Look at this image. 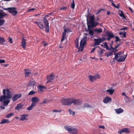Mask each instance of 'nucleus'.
<instances>
[{
	"label": "nucleus",
	"mask_w": 134,
	"mask_h": 134,
	"mask_svg": "<svg viewBox=\"0 0 134 134\" xmlns=\"http://www.w3.org/2000/svg\"><path fill=\"white\" fill-rule=\"evenodd\" d=\"M86 44L83 43L81 42H80L79 48L81 49L82 51H83L84 49L85 46H86Z\"/></svg>",
	"instance_id": "nucleus-32"
},
{
	"label": "nucleus",
	"mask_w": 134,
	"mask_h": 134,
	"mask_svg": "<svg viewBox=\"0 0 134 134\" xmlns=\"http://www.w3.org/2000/svg\"><path fill=\"white\" fill-rule=\"evenodd\" d=\"M0 19L3 18L5 16L8 15L6 14L3 10H0Z\"/></svg>",
	"instance_id": "nucleus-19"
},
{
	"label": "nucleus",
	"mask_w": 134,
	"mask_h": 134,
	"mask_svg": "<svg viewBox=\"0 0 134 134\" xmlns=\"http://www.w3.org/2000/svg\"><path fill=\"white\" fill-rule=\"evenodd\" d=\"M36 91H34V90H32L30 91L28 94V95L30 96L31 95L34 94L35 93H36Z\"/></svg>",
	"instance_id": "nucleus-49"
},
{
	"label": "nucleus",
	"mask_w": 134,
	"mask_h": 134,
	"mask_svg": "<svg viewBox=\"0 0 134 134\" xmlns=\"http://www.w3.org/2000/svg\"><path fill=\"white\" fill-rule=\"evenodd\" d=\"M35 9L34 8H32L30 9H29L27 11V12H32Z\"/></svg>",
	"instance_id": "nucleus-57"
},
{
	"label": "nucleus",
	"mask_w": 134,
	"mask_h": 134,
	"mask_svg": "<svg viewBox=\"0 0 134 134\" xmlns=\"http://www.w3.org/2000/svg\"><path fill=\"white\" fill-rule=\"evenodd\" d=\"M10 7H8L7 8H3V10H7L8 12H9V10L10 9Z\"/></svg>",
	"instance_id": "nucleus-63"
},
{
	"label": "nucleus",
	"mask_w": 134,
	"mask_h": 134,
	"mask_svg": "<svg viewBox=\"0 0 134 134\" xmlns=\"http://www.w3.org/2000/svg\"><path fill=\"white\" fill-rule=\"evenodd\" d=\"M10 102L9 99H6L5 100L3 101V103L4 106L8 105Z\"/></svg>",
	"instance_id": "nucleus-33"
},
{
	"label": "nucleus",
	"mask_w": 134,
	"mask_h": 134,
	"mask_svg": "<svg viewBox=\"0 0 134 134\" xmlns=\"http://www.w3.org/2000/svg\"><path fill=\"white\" fill-rule=\"evenodd\" d=\"M67 99H64L63 101V104L64 105H67Z\"/></svg>",
	"instance_id": "nucleus-47"
},
{
	"label": "nucleus",
	"mask_w": 134,
	"mask_h": 134,
	"mask_svg": "<svg viewBox=\"0 0 134 134\" xmlns=\"http://www.w3.org/2000/svg\"><path fill=\"white\" fill-rule=\"evenodd\" d=\"M92 28H90L89 31V35L92 34H94V30H93L92 29Z\"/></svg>",
	"instance_id": "nucleus-53"
},
{
	"label": "nucleus",
	"mask_w": 134,
	"mask_h": 134,
	"mask_svg": "<svg viewBox=\"0 0 134 134\" xmlns=\"http://www.w3.org/2000/svg\"><path fill=\"white\" fill-rule=\"evenodd\" d=\"M67 9V8L66 7H61L60 8V10H65Z\"/></svg>",
	"instance_id": "nucleus-62"
},
{
	"label": "nucleus",
	"mask_w": 134,
	"mask_h": 134,
	"mask_svg": "<svg viewBox=\"0 0 134 134\" xmlns=\"http://www.w3.org/2000/svg\"><path fill=\"white\" fill-rule=\"evenodd\" d=\"M47 88L42 85H39L37 86V88L39 92H42L43 91L44 89H47Z\"/></svg>",
	"instance_id": "nucleus-17"
},
{
	"label": "nucleus",
	"mask_w": 134,
	"mask_h": 134,
	"mask_svg": "<svg viewBox=\"0 0 134 134\" xmlns=\"http://www.w3.org/2000/svg\"><path fill=\"white\" fill-rule=\"evenodd\" d=\"M122 96H125L126 98L129 99V97L126 95L125 93L124 92H123L122 93Z\"/></svg>",
	"instance_id": "nucleus-59"
},
{
	"label": "nucleus",
	"mask_w": 134,
	"mask_h": 134,
	"mask_svg": "<svg viewBox=\"0 0 134 134\" xmlns=\"http://www.w3.org/2000/svg\"><path fill=\"white\" fill-rule=\"evenodd\" d=\"M24 105L21 103H20L17 104V106L15 107V109L16 110H19L20 109H21Z\"/></svg>",
	"instance_id": "nucleus-21"
},
{
	"label": "nucleus",
	"mask_w": 134,
	"mask_h": 134,
	"mask_svg": "<svg viewBox=\"0 0 134 134\" xmlns=\"http://www.w3.org/2000/svg\"><path fill=\"white\" fill-rule=\"evenodd\" d=\"M114 38H115L116 40L115 41V42H116L117 41H120L121 40V39L119 37L117 36H114Z\"/></svg>",
	"instance_id": "nucleus-46"
},
{
	"label": "nucleus",
	"mask_w": 134,
	"mask_h": 134,
	"mask_svg": "<svg viewBox=\"0 0 134 134\" xmlns=\"http://www.w3.org/2000/svg\"><path fill=\"white\" fill-rule=\"evenodd\" d=\"M35 106V105H34L33 104L31 103L30 105L27 107V110H32L33 108Z\"/></svg>",
	"instance_id": "nucleus-36"
},
{
	"label": "nucleus",
	"mask_w": 134,
	"mask_h": 134,
	"mask_svg": "<svg viewBox=\"0 0 134 134\" xmlns=\"http://www.w3.org/2000/svg\"><path fill=\"white\" fill-rule=\"evenodd\" d=\"M16 8L15 7H10L9 10V13L14 16H16L17 14L18 11L16 10Z\"/></svg>",
	"instance_id": "nucleus-4"
},
{
	"label": "nucleus",
	"mask_w": 134,
	"mask_h": 134,
	"mask_svg": "<svg viewBox=\"0 0 134 134\" xmlns=\"http://www.w3.org/2000/svg\"><path fill=\"white\" fill-rule=\"evenodd\" d=\"M94 31L98 33V34H100L102 32V28L99 29H94Z\"/></svg>",
	"instance_id": "nucleus-29"
},
{
	"label": "nucleus",
	"mask_w": 134,
	"mask_h": 134,
	"mask_svg": "<svg viewBox=\"0 0 134 134\" xmlns=\"http://www.w3.org/2000/svg\"><path fill=\"white\" fill-rule=\"evenodd\" d=\"M26 44V40L23 37L22 38V41L21 42V46L24 49L25 48Z\"/></svg>",
	"instance_id": "nucleus-20"
},
{
	"label": "nucleus",
	"mask_w": 134,
	"mask_h": 134,
	"mask_svg": "<svg viewBox=\"0 0 134 134\" xmlns=\"http://www.w3.org/2000/svg\"><path fill=\"white\" fill-rule=\"evenodd\" d=\"M103 44L104 45V48H106L107 50L110 51V50L111 48H109V46H108L107 43L106 42H105L103 43Z\"/></svg>",
	"instance_id": "nucleus-28"
},
{
	"label": "nucleus",
	"mask_w": 134,
	"mask_h": 134,
	"mask_svg": "<svg viewBox=\"0 0 134 134\" xmlns=\"http://www.w3.org/2000/svg\"><path fill=\"white\" fill-rule=\"evenodd\" d=\"M130 132V131L129 130V129L127 128H123L122 129L118 131V133L120 134H121L122 133H129Z\"/></svg>",
	"instance_id": "nucleus-9"
},
{
	"label": "nucleus",
	"mask_w": 134,
	"mask_h": 134,
	"mask_svg": "<svg viewBox=\"0 0 134 134\" xmlns=\"http://www.w3.org/2000/svg\"><path fill=\"white\" fill-rule=\"evenodd\" d=\"M14 114L13 113H11L8 114L6 115L5 117L6 118H9L10 117L14 115Z\"/></svg>",
	"instance_id": "nucleus-44"
},
{
	"label": "nucleus",
	"mask_w": 134,
	"mask_h": 134,
	"mask_svg": "<svg viewBox=\"0 0 134 134\" xmlns=\"http://www.w3.org/2000/svg\"><path fill=\"white\" fill-rule=\"evenodd\" d=\"M5 41V40L3 37L0 36V43H2Z\"/></svg>",
	"instance_id": "nucleus-45"
},
{
	"label": "nucleus",
	"mask_w": 134,
	"mask_h": 134,
	"mask_svg": "<svg viewBox=\"0 0 134 134\" xmlns=\"http://www.w3.org/2000/svg\"><path fill=\"white\" fill-rule=\"evenodd\" d=\"M128 29V27L127 26H125L124 27H123L122 28H121L120 29V30H127Z\"/></svg>",
	"instance_id": "nucleus-61"
},
{
	"label": "nucleus",
	"mask_w": 134,
	"mask_h": 134,
	"mask_svg": "<svg viewBox=\"0 0 134 134\" xmlns=\"http://www.w3.org/2000/svg\"><path fill=\"white\" fill-rule=\"evenodd\" d=\"M5 22V20L4 19H0V26H2L4 24Z\"/></svg>",
	"instance_id": "nucleus-52"
},
{
	"label": "nucleus",
	"mask_w": 134,
	"mask_h": 134,
	"mask_svg": "<svg viewBox=\"0 0 134 134\" xmlns=\"http://www.w3.org/2000/svg\"><path fill=\"white\" fill-rule=\"evenodd\" d=\"M24 70L25 71V77H28L31 73V70L29 69H25Z\"/></svg>",
	"instance_id": "nucleus-11"
},
{
	"label": "nucleus",
	"mask_w": 134,
	"mask_h": 134,
	"mask_svg": "<svg viewBox=\"0 0 134 134\" xmlns=\"http://www.w3.org/2000/svg\"><path fill=\"white\" fill-rule=\"evenodd\" d=\"M116 49L117 48H115V47H112L111 49L110 50V51H111L113 53L114 52V53H115L116 52L118 51V50Z\"/></svg>",
	"instance_id": "nucleus-43"
},
{
	"label": "nucleus",
	"mask_w": 134,
	"mask_h": 134,
	"mask_svg": "<svg viewBox=\"0 0 134 134\" xmlns=\"http://www.w3.org/2000/svg\"><path fill=\"white\" fill-rule=\"evenodd\" d=\"M119 34L120 35V37L121 38H125L126 37V35L122 33V31H120L119 32Z\"/></svg>",
	"instance_id": "nucleus-40"
},
{
	"label": "nucleus",
	"mask_w": 134,
	"mask_h": 134,
	"mask_svg": "<svg viewBox=\"0 0 134 134\" xmlns=\"http://www.w3.org/2000/svg\"><path fill=\"white\" fill-rule=\"evenodd\" d=\"M69 114L70 115H74L75 114V112L72 110L70 109H69L68 110Z\"/></svg>",
	"instance_id": "nucleus-48"
},
{
	"label": "nucleus",
	"mask_w": 134,
	"mask_h": 134,
	"mask_svg": "<svg viewBox=\"0 0 134 134\" xmlns=\"http://www.w3.org/2000/svg\"><path fill=\"white\" fill-rule=\"evenodd\" d=\"M100 76L99 74H97L94 76L90 75L89 77V78L91 82H93L97 79H100Z\"/></svg>",
	"instance_id": "nucleus-5"
},
{
	"label": "nucleus",
	"mask_w": 134,
	"mask_h": 134,
	"mask_svg": "<svg viewBox=\"0 0 134 134\" xmlns=\"http://www.w3.org/2000/svg\"><path fill=\"white\" fill-rule=\"evenodd\" d=\"M116 113L118 114H120L123 112V110L121 108L115 109Z\"/></svg>",
	"instance_id": "nucleus-23"
},
{
	"label": "nucleus",
	"mask_w": 134,
	"mask_h": 134,
	"mask_svg": "<svg viewBox=\"0 0 134 134\" xmlns=\"http://www.w3.org/2000/svg\"><path fill=\"white\" fill-rule=\"evenodd\" d=\"M8 89V88H7L6 89H3V95H5L6 96V92H7V90Z\"/></svg>",
	"instance_id": "nucleus-55"
},
{
	"label": "nucleus",
	"mask_w": 134,
	"mask_h": 134,
	"mask_svg": "<svg viewBox=\"0 0 134 134\" xmlns=\"http://www.w3.org/2000/svg\"><path fill=\"white\" fill-rule=\"evenodd\" d=\"M63 29L64 31L63 33L66 34L67 33L71 32L72 31L71 30L69 29L67 27H66V26L65 25H64L63 26Z\"/></svg>",
	"instance_id": "nucleus-14"
},
{
	"label": "nucleus",
	"mask_w": 134,
	"mask_h": 134,
	"mask_svg": "<svg viewBox=\"0 0 134 134\" xmlns=\"http://www.w3.org/2000/svg\"><path fill=\"white\" fill-rule=\"evenodd\" d=\"M83 107L84 108H88L90 107L91 108L92 106L90 105L88 103H85L83 104Z\"/></svg>",
	"instance_id": "nucleus-42"
},
{
	"label": "nucleus",
	"mask_w": 134,
	"mask_h": 134,
	"mask_svg": "<svg viewBox=\"0 0 134 134\" xmlns=\"http://www.w3.org/2000/svg\"><path fill=\"white\" fill-rule=\"evenodd\" d=\"M34 23L36 24L41 29H43L44 28V25L41 21H35Z\"/></svg>",
	"instance_id": "nucleus-12"
},
{
	"label": "nucleus",
	"mask_w": 134,
	"mask_h": 134,
	"mask_svg": "<svg viewBox=\"0 0 134 134\" xmlns=\"http://www.w3.org/2000/svg\"><path fill=\"white\" fill-rule=\"evenodd\" d=\"M115 91V89L113 90H108V89L105 91L109 92V94L111 95L113 94L114 92Z\"/></svg>",
	"instance_id": "nucleus-37"
},
{
	"label": "nucleus",
	"mask_w": 134,
	"mask_h": 134,
	"mask_svg": "<svg viewBox=\"0 0 134 134\" xmlns=\"http://www.w3.org/2000/svg\"><path fill=\"white\" fill-rule=\"evenodd\" d=\"M9 122V120L8 119H3L0 122V124H3L5 123H8Z\"/></svg>",
	"instance_id": "nucleus-27"
},
{
	"label": "nucleus",
	"mask_w": 134,
	"mask_h": 134,
	"mask_svg": "<svg viewBox=\"0 0 134 134\" xmlns=\"http://www.w3.org/2000/svg\"><path fill=\"white\" fill-rule=\"evenodd\" d=\"M21 95H22L21 93L15 94L12 98V100L13 102H15L18 98L21 97Z\"/></svg>",
	"instance_id": "nucleus-10"
},
{
	"label": "nucleus",
	"mask_w": 134,
	"mask_h": 134,
	"mask_svg": "<svg viewBox=\"0 0 134 134\" xmlns=\"http://www.w3.org/2000/svg\"><path fill=\"white\" fill-rule=\"evenodd\" d=\"M6 96L7 99H10L12 97V93L9 89L7 90V95H6Z\"/></svg>",
	"instance_id": "nucleus-16"
},
{
	"label": "nucleus",
	"mask_w": 134,
	"mask_h": 134,
	"mask_svg": "<svg viewBox=\"0 0 134 134\" xmlns=\"http://www.w3.org/2000/svg\"><path fill=\"white\" fill-rule=\"evenodd\" d=\"M67 105H70L72 103V99L71 101H69L68 99H67Z\"/></svg>",
	"instance_id": "nucleus-51"
},
{
	"label": "nucleus",
	"mask_w": 134,
	"mask_h": 134,
	"mask_svg": "<svg viewBox=\"0 0 134 134\" xmlns=\"http://www.w3.org/2000/svg\"><path fill=\"white\" fill-rule=\"evenodd\" d=\"M39 99L37 97H34L31 98V101L32 102L31 103L33 104L35 106L36 104L38 102Z\"/></svg>",
	"instance_id": "nucleus-8"
},
{
	"label": "nucleus",
	"mask_w": 134,
	"mask_h": 134,
	"mask_svg": "<svg viewBox=\"0 0 134 134\" xmlns=\"http://www.w3.org/2000/svg\"><path fill=\"white\" fill-rule=\"evenodd\" d=\"M90 9H87V14L85 15L86 18V20L87 27L93 28L98 25H99V23L95 21V16L94 15L89 16L90 13L89 12Z\"/></svg>",
	"instance_id": "nucleus-1"
},
{
	"label": "nucleus",
	"mask_w": 134,
	"mask_h": 134,
	"mask_svg": "<svg viewBox=\"0 0 134 134\" xmlns=\"http://www.w3.org/2000/svg\"><path fill=\"white\" fill-rule=\"evenodd\" d=\"M99 48V47H99V46H96V47L93 48L92 49V50L91 51V53H92L94 51H95V50L96 49V48Z\"/></svg>",
	"instance_id": "nucleus-56"
},
{
	"label": "nucleus",
	"mask_w": 134,
	"mask_h": 134,
	"mask_svg": "<svg viewBox=\"0 0 134 134\" xmlns=\"http://www.w3.org/2000/svg\"><path fill=\"white\" fill-rule=\"evenodd\" d=\"M125 58L123 56H121L119 58L117 59V61L119 62H124L125 60Z\"/></svg>",
	"instance_id": "nucleus-24"
},
{
	"label": "nucleus",
	"mask_w": 134,
	"mask_h": 134,
	"mask_svg": "<svg viewBox=\"0 0 134 134\" xmlns=\"http://www.w3.org/2000/svg\"><path fill=\"white\" fill-rule=\"evenodd\" d=\"M55 76L52 74H51L47 76V80L46 82V84H48L49 82H51L53 80V78Z\"/></svg>",
	"instance_id": "nucleus-6"
},
{
	"label": "nucleus",
	"mask_w": 134,
	"mask_h": 134,
	"mask_svg": "<svg viewBox=\"0 0 134 134\" xmlns=\"http://www.w3.org/2000/svg\"><path fill=\"white\" fill-rule=\"evenodd\" d=\"M110 52H108L107 53H105L104 54L107 57H108L109 56H111L113 54V53L111 51H109Z\"/></svg>",
	"instance_id": "nucleus-34"
},
{
	"label": "nucleus",
	"mask_w": 134,
	"mask_h": 134,
	"mask_svg": "<svg viewBox=\"0 0 134 134\" xmlns=\"http://www.w3.org/2000/svg\"><path fill=\"white\" fill-rule=\"evenodd\" d=\"M114 35L112 32L107 31L106 32V36L107 37H114Z\"/></svg>",
	"instance_id": "nucleus-22"
},
{
	"label": "nucleus",
	"mask_w": 134,
	"mask_h": 134,
	"mask_svg": "<svg viewBox=\"0 0 134 134\" xmlns=\"http://www.w3.org/2000/svg\"><path fill=\"white\" fill-rule=\"evenodd\" d=\"M112 100L111 98L108 96H106L103 100V102L104 103H107L111 101Z\"/></svg>",
	"instance_id": "nucleus-15"
},
{
	"label": "nucleus",
	"mask_w": 134,
	"mask_h": 134,
	"mask_svg": "<svg viewBox=\"0 0 134 134\" xmlns=\"http://www.w3.org/2000/svg\"><path fill=\"white\" fill-rule=\"evenodd\" d=\"M114 54L115 55V57H116V58H117V59L120 56L119 55L118 52L116 53H114Z\"/></svg>",
	"instance_id": "nucleus-58"
},
{
	"label": "nucleus",
	"mask_w": 134,
	"mask_h": 134,
	"mask_svg": "<svg viewBox=\"0 0 134 134\" xmlns=\"http://www.w3.org/2000/svg\"><path fill=\"white\" fill-rule=\"evenodd\" d=\"M119 12H121V13H118V14L119 15V16L123 18L124 19H126V17L123 13V12L122 10H119Z\"/></svg>",
	"instance_id": "nucleus-25"
},
{
	"label": "nucleus",
	"mask_w": 134,
	"mask_h": 134,
	"mask_svg": "<svg viewBox=\"0 0 134 134\" xmlns=\"http://www.w3.org/2000/svg\"><path fill=\"white\" fill-rule=\"evenodd\" d=\"M53 112H58L60 113L62 111L61 110H58L57 109H54L52 111Z\"/></svg>",
	"instance_id": "nucleus-54"
},
{
	"label": "nucleus",
	"mask_w": 134,
	"mask_h": 134,
	"mask_svg": "<svg viewBox=\"0 0 134 134\" xmlns=\"http://www.w3.org/2000/svg\"><path fill=\"white\" fill-rule=\"evenodd\" d=\"M72 100V103L74 105H80L82 103V102L79 99H74Z\"/></svg>",
	"instance_id": "nucleus-7"
},
{
	"label": "nucleus",
	"mask_w": 134,
	"mask_h": 134,
	"mask_svg": "<svg viewBox=\"0 0 134 134\" xmlns=\"http://www.w3.org/2000/svg\"><path fill=\"white\" fill-rule=\"evenodd\" d=\"M12 40H13L10 37H9L8 41L10 43H13V42L12 41Z\"/></svg>",
	"instance_id": "nucleus-60"
},
{
	"label": "nucleus",
	"mask_w": 134,
	"mask_h": 134,
	"mask_svg": "<svg viewBox=\"0 0 134 134\" xmlns=\"http://www.w3.org/2000/svg\"><path fill=\"white\" fill-rule=\"evenodd\" d=\"M70 126H65L64 127L65 129L68 131V133L70 134H77L78 133L79 130L75 128H72Z\"/></svg>",
	"instance_id": "nucleus-2"
},
{
	"label": "nucleus",
	"mask_w": 134,
	"mask_h": 134,
	"mask_svg": "<svg viewBox=\"0 0 134 134\" xmlns=\"http://www.w3.org/2000/svg\"><path fill=\"white\" fill-rule=\"evenodd\" d=\"M75 4L74 0H72V3H71V5L70 7L71 8L74 9L75 8Z\"/></svg>",
	"instance_id": "nucleus-41"
},
{
	"label": "nucleus",
	"mask_w": 134,
	"mask_h": 134,
	"mask_svg": "<svg viewBox=\"0 0 134 134\" xmlns=\"http://www.w3.org/2000/svg\"><path fill=\"white\" fill-rule=\"evenodd\" d=\"M99 49L100 51L98 50L97 51L98 54L100 57H102L103 55V54L105 50L104 49H102L100 47H99Z\"/></svg>",
	"instance_id": "nucleus-13"
},
{
	"label": "nucleus",
	"mask_w": 134,
	"mask_h": 134,
	"mask_svg": "<svg viewBox=\"0 0 134 134\" xmlns=\"http://www.w3.org/2000/svg\"><path fill=\"white\" fill-rule=\"evenodd\" d=\"M75 45L79 44V38L77 37L74 41Z\"/></svg>",
	"instance_id": "nucleus-50"
},
{
	"label": "nucleus",
	"mask_w": 134,
	"mask_h": 134,
	"mask_svg": "<svg viewBox=\"0 0 134 134\" xmlns=\"http://www.w3.org/2000/svg\"><path fill=\"white\" fill-rule=\"evenodd\" d=\"M42 43L44 44V47H46V46H47L48 44V43H46L44 41H42Z\"/></svg>",
	"instance_id": "nucleus-64"
},
{
	"label": "nucleus",
	"mask_w": 134,
	"mask_h": 134,
	"mask_svg": "<svg viewBox=\"0 0 134 134\" xmlns=\"http://www.w3.org/2000/svg\"><path fill=\"white\" fill-rule=\"evenodd\" d=\"M87 41V37L85 36L82 39L80 42H81L83 43L86 44V41Z\"/></svg>",
	"instance_id": "nucleus-30"
},
{
	"label": "nucleus",
	"mask_w": 134,
	"mask_h": 134,
	"mask_svg": "<svg viewBox=\"0 0 134 134\" xmlns=\"http://www.w3.org/2000/svg\"><path fill=\"white\" fill-rule=\"evenodd\" d=\"M6 96L3 95L0 97V101L1 102H3V100H5L7 99Z\"/></svg>",
	"instance_id": "nucleus-35"
},
{
	"label": "nucleus",
	"mask_w": 134,
	"mask_h": 134,
	"mask_svg": "<svg viewBox=\"0 0 134 134\" xmlns=\"http://www.w3.org/2000/svg\"><path fill=\"white\" fill-rule=\"evenodd\" d=\"M49 15V14L46 15L43 19V22L44 24L45 29V31L47 33L49 32V23L48 20L47 19V18H46V17H48Z\"/></svg>",
	"instance_id": "nucleus-3"
},
{
	"label": "nucleus",
	"mask_w": 134,
	"mask_h": 134,
	"mask_svg": "<svg viewBox=\"0 0 134 134\" xmlns=\"http://www.w3.org/2000/svg\"><path fill=\"white\" fill-rule=\"evenodd\" d=\"M119 34L120 35V37L121 38H125L126 37V35L122 33V31H120L119 32Z\"/></svg>",
	"instance_id": "nucleus-39"
},
{
	"label": "nucleus",
	"mask_w": 134,
	"mask_h": 134,
	"mask_svg": "<svg viewBox=\"0 0 134 134\" xmlns=\"http://www.w3.org/2000/svg\"><path fill=\"white\" fill-rule=\"evenodd\" d=\"M36 83V82L34 80L31 81L28 84V86L29 87H31L32 86H34Z\"/></svg>",
	"instance_id": "nucleus-26"
},
{
	"label": "nucleus",
	"mask_w": 134,
	"mask_h": 134,
	"mask_svg": "<svg viewBox=\"0 0 134 134\" xmlns=\"http://www.w3.org/2000/svg\"><path fill=\"white\" fill-rule=\"evenodd\" d=\"M67 38V36L66 35V34L62 33V36L61 39V42H62L64 41V40H65L66 38Z\"/></svg>",
	"instance_id": "nucleus-31"
},
{
	"label": "nucleus",
	"mask_w": 134,
	"mask_h": 134,
	"mask_svg": "<svg viewBox=\"0 0 134 134\" xmlns=\"http://www.w3.org/2000/svg\"><path fill=\"white\" fill-rule=\"evenodd\" d=\"M94 44L95 45L98 46L100 44V43L97 38H94Z\"/></svg>",
	"instance_id": "nucleus-38"
},
{
	"label": "nucleus",
	"mask_w": 134,
	"mask_h": 134,
	"mask_svg": "<svg viewBox=\"0 0 134 134\" xmlns=\"http://www.w3.org/2000/svg\"><path fill=\"white\" fill-rule=\"evenodd\" d=\"M29 115L27 114H23L21 115V117L20 119V120L24 121L25 120H27V119L26 118Z\"/></svg>",
	"instance_id": "nucleus-18"
}]
</instances>
